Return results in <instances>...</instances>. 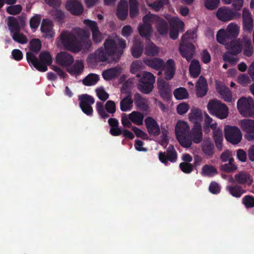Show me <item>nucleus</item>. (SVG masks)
Listing matches in <instances>:
<instances>
[{
    "label": "nucleus",
    "mask_w": 254,
    "mask_h": 254,
    "mask_svg": "<svg viewBox=\"0 0 254 254\" xmlns=\"http://www.w3.org/2000/svg\"><path fill=\"white\" fill-rule=\"evenodd\" d=\"M60 37L65 49L74 53H88L93 49L90 33L84 29L78 28L74 33L64 31Z\"/></svg>",
    "instance_id": "f257e3e1"
},
{
    "label": "nucleus",
    "mask_w": 254,
    "mask_h": 254,
    "mask_svg": "<svg viewBox=\"0 0 254 254\" xmlns=\"http://www.w3.org/2000/svg\"><path fill=\"white\" fill-rule=\"evenodd\" d=\"M104 49L101 47L96 50L93 54L90 55L88 60L94 62H106L108 57H112V61L118 62L127 47L125 40L118 37L115 39H107L104 43Z\"/></svg>",
    "instance_id": "f03ea898"
},
{
    "label": "nucleus",
    "mask_w": 254,
    "mask_h": 254,
    "mask_svg": "<svg viewBox=\"0 0 254 254\" xmlns=\"http://www.w3.org/2000/svg\"><path fill=\"white\" fill-rule=\"evenodd\" d=\"M142 64L141 62L138 60L133 62L131 64L130 70L138 78V90L144 94H149L153 90L155 78L151 73L141 71Z\"/></svg>",
    "instance_id": "7ed1b4c3"
},
{
    "label": "nucleus",
    "mask_w": 254,
    "mask_h": 254,
    "mask_svg": "<svg viewBox=\"0 0 254 254\" xmlns=\"http://www.w3.org/2000/svg\"><path fill=\"white\" fill-rule=\"evenodd\" d=\"M26 60L29 65H33L37 70L45 72L48 70V66L51 65L53 59L48 51H43L39 55V60L31 52L26 53Z\"/></svg>",
    "instance_id": "20e7f679"
},
{
    "label": "nucleus",
    "mask_w": 254,
    "mask_h": 254,
    "mask_svg": "<svg viewBox=\"0 0 254 254\" xmlns=\"http://www.w3.org/2000/svg\"><path fill=\"white\" fill-rule=\"evenodd\" d=\"M195 33L193 31L189 30L181 38L179 46L181 55L186 58L189 62L193 58L195 53V47L190 40L193 39Z\"/></svg>",
    "instance_id": "39448f33"
},
{
    "label": "nucleus",
    "mask_w": 254,
    "mask_h": 254,
    "mask_svg": "<svg viewBox=\"0 0 254 254\" xmlns=\"http://www.w3.org/2000/svg\"><path fill=\"white\" fill-rule=\"evenodd\" d=\"M239 27L234 23H231L226 30L220 29L217 32L216 39L218 42L224 44L229 40H236L239 35Z\"/></svg>",
    "instance_id": "423d86ee"
},
{
    "label": "nucleus",
    "mask_w": 254,
    "mask_h": 254,
    "mask_svg": "<svg viewBox=\"0 0 254 254\" xmlns=\"http://www.w3.org/2000/svg\"><path fill=\"white\" fill-rule=\"evenodd\" d=\"M207 108L211 115L215 116L220 119H225L228 116V107L216 99L210 100L207 105Z\"/></svg>",
    "instance_id": "0eeeda50"
},
{
    "label": "nucleus",
    "mask_w": 254,
    "mask_h": 254,
    "mask_svg": "<svg viewBox=\"0 0 254 254\" xmlns=\"http://www.w3.org/2000/svg\"><path fill=\"white\" fill-rule=\"evenodd\" d=\"M237 105L239 113L243 116L254 118V101L252 97H241L237 101Z\"/></svg>",
    "instance_id": "6e6552de"
},
{
    "label": "nucleus",
    "mask_w": 254,
    "mask_h": 254,
    "mask_svg": "<svg viewBox=\"0 0 254 254\" xmlns=\"http://www.w3.org/2000/svg\"><path fill=\"white\" fill-rule=\"evenodd\" d=\"M27 16L24 13L17 17L10 16L5 21L10 34L16 32H20L26 25Z\"/></svg>",
    "instance_id": "1a4fd4ad"
},
{
    "label": "nucleus",
    "mask_w": 254,
    "mask_h": 254,
    "mask_svg": "<svg viewBox=\"0 0 254 254\" xmlns=\"http://www.w3.org/2000/svg\"><path fill=\"white\" fill-rule=\"evenodd\" d=\"M224 135L226 140L232 144H238L242 138L241 131L236 126H226L224 129Z\"/></svg>",
    "instance_id": "9d476101"
},
{
    "label": "nucleus",
    "mask_w": 254,
    "mask_h": 254,
    "mask_svg": "<svg viewBox=\"0 0 254 254\" xmlns=\"http://www.w3.org/2000/svg\"><path fill=\"white\" fill-rule=\"evenodd\" d=\"M79 107L82 111L87 116H91L93 110L91 105L95 102V100L91 96L87 94H82L78 96Z\"/></svg>",
    "instance_id": "9b49d317"
},
{
    "label": "nucleus",
    "mask_w": 254,
    "mask_h": 254,
    "mask_svg": "<svg viewBox=\"0 0 254 254\" xmlns=\"http://www.w3.org/2000/svg\"><path fill=\"white\" fill-rule=\"evenodd\" d=\"M159 160L165 165H168V161L172 163L176 162L177 153L173 145H170L165 152H160L158 154Z\"/></svg>",
    "instance_id": "f8f14e48"
},
{
    "label": "nucleus",
    "mask_w": 254,
    "mask_h": 254,
    "mask_svg": "<svg viewBox=\"0 0 254 254\" xmlns=\"http://www.w3.org/2000/svg\"><path fill=\"white\" fill-rule=\"evenodd\" d=\"M240 126L243 131L247 134L245 137L249 141H254V120L243 119L240 121Z\"/></svg>",
    "instance_id": "ddd939ff"
},
{
    "label": "nucleus",
    "mask_w": 254,
    "mask_h": 254,
    "mask_svg": "<svg viewBox=\"0 0 254 254\" xmlns=\"http://www.w3.org/2000/svg\"><path fill=\"white\" fill-rule=\"evenodd\" d=\"M240 15V13L226 7H220L216 12V16L218 19L223 22L232 20L239 17Z\"/></svg>",
    "instance_id": "4468645a"
},
{
    "label": "nucleus",
    "mask_w": 254,
    "mask_h": 254,
    "mask_svg": "<svg viewBox=\"0 0 254 254\" xmlns=\"http://www.w3.org/2000/svg\"><path fill=\"white\" fill-rule=\"evenodd\" d=\"M84 23L91 29L93 42L95 44L101 42L103 40V36L99 29L97 23L94 21L85 19L84 20Z\"/></svg>",
    "instance_id": "2eb2a0df"
},
{
    "label": "nucleus",
    "mask_w": 254,
    "mask_h": 254,
    "mask_svg": "<svg viewBox=\"0 0 254 254\" xmlns=\"http://www.w3.org/2000/svg\"><path fill=\"white\" fill-rule=\"evenodd\" d=\"M158 89L161 97L166 101L170 100L171 97V90L168 82L162 79L157 80Z\"/></svg>",
    "instance_id": "dca6fc26"
},
{
    "label": "nucleus",
    "mask_w": 254,
    "mask_h": 254,
    "mask_svg": "<svg viewBox=\"0 0 254 254\" xmlns=\"http://www.w3.org/2000/svg\"><path fill=\"white\" fill-rule=\"evenodd\" d=\"M65 7L67 11L74 15H80L83 12V7L77 0H67Z\"/></svg>",
    "instance_id": "f3484780"
},
{
    "label": "nucleus",
    "mask_w": 254,
    "mask_h": 254,
    "mask_svg": "<svg viewBox=\"0 0 254 254\" xmlns=\"http://www.w3.org/2000/svg\"><path fill=\"white\" fill-rule=\"evenodd\" d=\"M74 61L73 56L66 52L59 53L56 57V63L64 67H68L72 65Z\"/></svg>",
    "instance_id": "a211bd4d"
},
{
    "label": "nucleus",
    "mask_w": 254,
    "mask_h": 254,
    "mask_svg": "<svg viewBox=\"0 0 254 254\" xmlns=\"http://www.w3.org/2000/svg\"><path fill=\"white\" fill-rule=\"evenodd\" d=\"M243 28L245 32H251L254 28L253 20L251 13L247 8L243 10Z\"/></svg>",
    "instance_id": "6ab92c4d"
},
{
    "label": "nucleus",
    "mask_w": 254,
    "mask_h": 254,
    "mask_svg": "<svg viewBox=\"0 0 254 254\" xmlns=\"http://www.w3.org/2000/svg\"><path fill=\"white\" fill-rule=\"evenodd\" d=\"M145 124L148 133L150 135L158 136L160 133V129L157 121L151 117L145 119Z\"/></svg>",
    "instance_id": "aec40b11"
},
{
    "label": "nucleus",
    "mask_w": 254,
    "mask_h": 254,
    "mask_svg": "<svg viewBox=\"0 0 254 254\" xmlns=\"http://www.w3.org/2000/svg\"><path fill=\"white\" fill-rule=\"evenodd\" d=\"M235 180L231 178L230 181L232 183L236 182L238 185H250L253 182L251 175L246 172H240L235 175Z\"/></svg>",
    "instance_id": "412c9836"
},
{
    "label": "nucleus",
    "mask_w": 254,
    "mask_h": 254,
    "mask_svg": "<svg viewBox=\"0 0 254 254\" xmlns=\"http://www.w3.org/2000/svg\"><path fill=\"white\" fill-rule=\"evenodd\" d=\"M193 142L196 144L200 143L202 140L203 134L201 124L195 123L189 132Z\"/></svg>",
    "instance_id": "4be33fe9"
},
{
    "label": "nucleus",
    "mask_w": 254,
    "mask_h": 254,
    "mask_svg": "<svg viewBox=\"0 0 254 254\" xmlns=\"http://www.w3.org/2000/svg\"><path fill=\"white\" fill-rule=\"evenodd\" d=\"M196 95L197 97H202L204 96L207 92V82L206 79L201 75L195 85Z\"/></svg>",
    "instance_id": "5701e85b"
},
{
    "label": "nucleus",
    "mask_w": 254,
    "mask_h": 254,
    "mask_svg": "<svg viewBox=\"0 0 254 254\" xmlns=\"http://www.w3.org/2000/svg\"><path fill=\"white\" fill-rule=\"evenodd\" d=\"M163 67L165 79L171 80L174 77L176 71V64L174 61L171 59L168 60Z\"/></svg>",
    "instance_id": "b1692460"
},
{
    "label": "nucleus",
    "mask_w": 254,
    "mask_h": 254,
    "mask_svg": "<svg viewBox=\"0 0 254 254\" xmlns=\"http://www.w3.org/2000/svg\"><path fill=\"white\" fill-rule=\"evenodd\" d=\"M226 44L228 52L227 53L236 56L242 52V44L240 43V40H232L225 43Z\"/></svg>",
    "instance_id": "393cba45"
},
{
    "label": "nucleus",
    "mask_w": 254,
    "mask_h": 254,
    "mask_svg": "<svg viewBox=\"0 0 254 254\" xmlns=\"http://www.w3.org/2000/svg\"><path fill=\"white\" fill-rule=\"evenodd\" d=\"M125 93L126 94V97L120 101V109L123 112H127L131 110L133 103L131 91L127 90Z\"/></svg>",
    "instance_id": "a878e982"
},
{
    "label": "nucleus",
    "mask_w": 254,
    "mask_h": 254,
    "mask_svg": "<svg viewBox=\"0 0 254 254\" xmlns=\"http://www.w3.org/2000/svg\"><path fill=\"white\" fill-rule=\"evenodd\" d=\"M41 32L45 34L47 38H52L55 36L52 22L48 19H43L41 26Z\"/></svg>",
    "instance_id": "bb28decb"
},
{
    "label": "nucleus",
    "mask_w": 254,
    "mask_h": 254,
    "mask_svg": "<svg viewBox=\"0 0 254 254\" xmlns=\"http://www.w3.org/2000/svg\"><path fill=\"white\" fill-rule=\"evenodd\" d=\"M128 12V3L126 0H121L117 9V16L121 20H125Z\"/></svg>",
    "instance_id": "cd10ccee"
},
{
    "label": "nucleus",
    "mask_w": 254,
    "mask_h": 254,
    "mask_svg": "<svg viewBox=\"0 0 254 254\" xmlns=\"http://www.w3.org/2000/svg\"><path fill=\"white\" fill-rule=\"evenodd\" d=\"M156 19L155 25L158 32L161 35L167 34L169 31V25L167 22L158 16Z\"/></svg>",
    "instance_id": "c85d7f7f"
},
{
    "label": "nucleus",
    "mask_w": 254,
    "mask_h": 254,
    "mask_svg": "<svg viewBox=\"0 0 254 254\" xmlns=\"http://www.w3.org/2000/svg\"><path fill=\"white\" fill-rule=\"evenodd\" d=\"M242 47L243 48V54L248 57L252 56L253 54V46L251 39L246 36L243 37L242 40Z\"/></svg>",
    "instance_id": "c756f323"
},
{
    "label": "nucleus",
    "mask_w": 254,
    "mask_h": 254,
    "mask_svg": "<svg viewBox=\"0 0 254 254\" xmlns=\"http://www.w3.org/2000/svg\"><path fill=\"white\" fill-rule=\"evenodd\" d=\"M226 190L233 196L237 198L240 197L246 190L242 186L238 184L231 185L226 186Z\"/></svg>",
    "instance_id": "7c9ffc66"
},
{
    "label": "nucleus",
    "mask_w": 254,
    "mask_h": 254,
    "mask_svg": "<svg viewBox=\"0 0 254 254\" xmlns=\"http://www.w3.org/2000/svg\"><path fill=\"white\" fill-rule=\"evenodd\" d=\"M190 131V127L188 124L184 121H178L175 127V134L176 137L187 135Z\"/></svg>",
    "instance_id": "2f4dec72"
},
{
    "label": "nucleus",
    "mask_w": 254,
    "mask_h": 254,
    "mask_svg": "<svg viewBox=\"0 0 254 254\" xmlns=\"http://www.w3.org/2000/svg\"><path fill=\"white\" fill-rule=\"evenodd\" d=\"M201 66L198 61L193 60L191 61L190 67L189 72L191 77L196 78L200 73Z\"/></svg>",
    "instance_id": "473e14b6"
},
{
    "label": "nucleus",
    "mask_w": 254,
    "mask_h": 254,
    "mask_svg": "<svg viewBox=\"0 0 254 254\" xmlns=\"http://www.w3.org/2000/svg\"><path fill=\"white\" fill-rule=\"evenodd\" d=\"M145 63L146 65L156 70L161 69L165 64L163 60L156 58L147 59L145 61Z\"/></svg>",
    "instance_id": "72a5a7b5"
},
{
    "label": "nucleus",
    "mask_w": 254,
    "mask_h": 254,
    "mask_svg": "<svg viewBox=\"0 0 254 254\" xmlns=\"http://www.w3.org/2000/svg\"><path fill=\"white\" fill-rule=\"evenodd\" d=\"M144 115L138 111H133L128 115V119L135 125L140 126L143 124Z\"/></svg>",
    "instance_id": "f704fd0d"
},
{
    "label": "nucleus",
    "mask_w": 254,
    "mask_h": 254,
    "mask_svg": "<svg viewBox=\"0 0 254 254\" xmlns=\"http://www.w3.org/2000/svg\"><path fill=\"white\" fill-rule=\"evenodd\" d=\"M201 148L203 153L207 156H212L214 154V144L209 140L203 141Z\"/></svg>",
    "instance_id": "c9c22d12"
},
{
    "label": "nucleus",
    "mask_w": 254,
    "mask_h": 254,
    "mask_svg": "<svg viewBox=\"0 0 254 254\" xmlns=\"http://www.w3.org/2000/svg\"><path fill=\"white\" fill-rule=\"evenodd\" d=\"M119 70L117 67H113L103 71L102 76L106 80H110L117 77L120 75Z\"/></svg>",
    "instance_id": "e433bc0d"
},
{
    "label": "nucleus",
    "mask_w": 254,
    "mask_h": 254,
    "mask_svg": "<svg viewBox=\"0 0 254 254\" xmlns=\"http://www.w3.org/2000/svg\"><path fill=\"white\" fill-rule=\"evenodd\" d=\"M190 121L195 124V123L201 124L200 122L202 120V115L201 111L197 109H191L189 114Z\"/></svg>",
    "instance_id": "4c0bfd02"
},
{
    "label": "nucleus",
    "mask_w": 254,
    "mask_h": 254,
    "mask_svg": "<svg viewBox=\"0 0 254 254\" xmlns=\"http://www.w3.org/2000/svg\"><path fill=\"white\" fill-rule=\"evenodd\" d=\"M83 68L84 65L82 62L77 60L72 66L67 67L66 70L71 75H78L81 73Z\"/></svg>",
    "instance_id": "58836bf2"
},
{
    "label": "nucleus",
    "mask_w": 254,
    "mask_h": 254,
    "mask_svg": "<svg viewBox=\"0 0 254 254\" xmlns=\"http://www.w3.org/2000/svg\"><path fill=\"white\" fill-rule=\"evenodd\" d=\"M138 32L141 37L149 39L152 32L151 24H140L138 26Z\"/></svg>",
    "instance_id": "ea45409f"
},
{
    "label": "nucleus",
    "mask_w": 254,
    "mask_h": 254,
    "mask_svg": "<svg viewBox=\"0 0 254 254\" xmlns=\"http://www.w3.org/2000/svg\"><path fill=\"white\" fill-rule=\"evenodd\" d=\"M134 101L136 107L143 111H146L148 108L147 105L145 103V99L138 93L134 95Z\"/></svg>",
    "instance_id": "a19ab883"
},
{
    "label": "nucleus",
    "mask_w": 254,
    "mask_h": 254,
    "mask_svg": "<svg viewBox=\"0 0 254 254\" xmlns=\"http://www.w3.org/2000/svg\"><path fill=\"white\" fill-rule=\"evenodd\" d=\"M218 173L217 169L213 166L205 165L202 168L201 174L203 176L212 177Z\"/></svg>",
    "instance_id": "79ce46f5"
},
{
    "label": "nucleus",
    "mask_w": 254,
    "mask_h": 254,
    "mask_svg": "<svg viewBox=\"0 0 254 254\" xmlns=\"http://www.w3.org/2000/svg\"><path fill=\"white\" fill-rule=\"evenodd\" d=\"M143 51V44L141 42H136L131 49V54L134 58H138L142 55Z\"/></svg>",
    "instance_id": "37998d69"
},
{
    "label": "nucleus",
    "mask_w": 254,
    "mask_h": 254,
    "mask_svg": "<svg viewBox=\"0 0 254 254\" xmlns=\"http://www.w3.org/2000/svg\"><path fill=\"white\" fill-rule=\"evenodd\" d=\"M99 80V77L97 74L90 73L83 79V84L86 86H91L95 85Z\"/></svg>",
    "instance_id": "c03bdc74"
},
{
    "label": "nucleus",
    "mask_w": 254,
    "mask_h": 254,
    "mask_svg": "<svg viewBox=\"0 0 254 254\" xmlns=\"http://www.w3.org/2000/svg\"><path fill=\"white\" fill-rule=\"evenodd\" d=\"M174 95L178 100H183L189 97V93L187 90L184 87H179L174 91Z\"/></svg>",
    "instance_id": "a18cd8bd"
},
{
    "label": "nucleus",
    "mask_w": 254,
    "mask_h": 254,
    "mask_svg": "<svg viewBox=\"0 0 254 254\" xmlns=\"http://www.w3.org/2000/svg\"><path fill=\"white\" fill-rule=\"evenodd\" d=\"M177 138L180 144L185 148L190 147L193 142L189 134L177 137Z\"/></svg>",
    "instance_id": "49530a36"
},
{
    "label": "nucleus",
    "mask_w": 254,
    "mask_h": 254,
    "mask_svg": "<svg viewBox=\"0 0 254 254\" xmlns=\"http://www.w3.org/2000/svg\"><path fill=\"white\" fill-rule=\"evenodd\" d=\"M42 44L39 39H33L29 43V49L31 52L38 54L41 49Z\"/></svg>",
    "instance_id": "de8ad7c7"
},
{
    "label": "nucleus",
    "mask_w": 254,
    "mask_h": 254,
    "mask_svg": "<svg viewBox=\"0 0 254 254\" xmlns=\"http://www.w3.org/2000/svg\"><path fill=\"white\" fill-rule=\"evenodd\" d=\"M42 15L39 14H35L29 20L30 27L32 30H36L39 26L41 19Z\"/></svg>",
    "instance_id": "09e8293b"
},
{
    "label": "nucleus",
    "mask_w": 254,
    "mask_h": 254,
    "mask_svg": "<svg viewBox=\"0 0 254 254\" xmlns=\"http://www.w3.org/2000/svg\"><path fill=\"white\" fill-rule=\"evenodd\" d=\"M129 15L131 18L136 16L138 13V2L136 0H129Z\"/></svg>",
    "instance_id": "8fccbe9b"
},
{
    "label": "nucleus",
    "mask_w": 254,
    "mask_h": 254,
    "mask_svg": "<svg viewBox=\"0 0 254 254\" xmlns=\"http://www.w3.org/2000/svg\"><path fill=\"white\" fill-rule=\"evenodd\" d=\"M51 14L55 21L60 23L64 22L65 14L64 12L62 10L54 9L51 11Z\"/></svg>",
    "instance_id": "3c124183"
},
{
    "label": "nucleus",
    "mask_w": 254,
    "mask_h": 254,
    "mask_svg": "<svg viewBox=\"0 0 254 254\" xmlns=\"http://www.w3.org/2000/svg\"><path fill=\"white\" fill-rule=\"evenodd\" d=\"M11 37L14 41L21 44H24L27 43L28 40L27 37L20 32H16L11 34Z\"/></svg>",
    "instance_id": "603ef678"
},
{
    "label": "nucleus",
    "mask_w": 254,
    "mask_h": 254,
    "mask_svg": "<svg viewBox=\"0 0 254 254\" xmlns=\"http://www.w3.org/2000/svg\"><path fill=\"white\" fill-rule=\"evenodd\" d=\"M145 53L148 56H156L158 53V48L154 44L151 42L145 47Z\"/></svg>",
    "instance_id": "864d4df0"
},
{
    "label": "nucleus",
    "mask_w": 254,
    "mask_h": 254,
    "mask_svg": "<svg viewBox=\"0 0 254 254\" xmlns=\"http://www.w3.org/2000/svg\"><path fill=\"white\" fill-rule=\"evenodd\" d=\"M96 110L101 118L105 121L106 119L109 117L110 116L106 112L102 102H97L96 103Z\"/></svg>",
    "instance_id": "5fc2aeb1"
},
{
    "label": "nucleus",
    "mask_w": 254,
    "mask_h": 254,
    "mask_svg": "<svg viewBox=\"0 0 254 254\" xmlns=\"http://www.w3.org/2000/svg\"><path fill=\"white\" fill-rule=\"evenodd\" d=\"M22 7L20 4L10 5L7 7L6 12L13 15H16L19 14L22 11Z\"/></svg>",
    "instance_id": "6e6d98bb"
},
{
    "label": "nucleus",
    "mask_w": 254,
    "mask_h": 254,
    "mask_svg": "<svg viewBox=\"0 0 254 254\" xmlns=\"http://www.w3.org/2000/svg\"><path fill=\"white\" fill-rule=\"evenodd\" d=\"M171 28L181 30L184 26V22L177 17H173L170 22Z\"/></svg>",
    "instance_id": "4d7b16f0"
},
{
    "label": "nucleus",
    "mask_w": 254,
    "mask_h": 254,
    "mask_svg": "<svg viewBox=\"0 0 254 254\" xmlns=\"http://www.w3.org/2000/svg\"><path fill=\"white\" fill-rule=\"evenodd\" d=\"M168 0H156L151 3H148V5L155 11H159L163 8L164 4L167 3Z\"/></svg>",
    "instance_id": "13d9d810"
},
{
    "label": "nucleus",
    "mask_w": 254,
    "mask_h": 254,
    "mask_svg": "<svg viewBox=\"0 0 254 254\" xmlns=\"http://www.w3.org/2000/svg\"><path fill=\"white\" fill-rule=\"evenodd\" d=\"M181 170L185 174H190L193 170L192 164L182 162L179 165Z\"/></svg>",
    "instance_id": "bf43d9fd"
},
{
    "label": "nucleus",
    "mask_w": 254,
    "mask_h": 254,
    "mask_svg": "<svg viewBox=\"0 0 254 254\" xmlns=\"http://www.w3.org/2000/svg\"><path fill=\"white\" fill-rule=\"evenodd\" d=\"M232 56V54L228 53H225L223 55V59L224 61H225V62L229 63L232 65H234L237 64V63L239 61V59L237 58H235Z\"/></svg>",
    "instance_id": "052dcab7"
},
{
    "label": "nucleus",
    "mask_w": 254,
    "mask_h": 254,
    "mask_svg": "<svg viewBox=\"0 0 254 254\" xmlns=\"http://www.w3.org/2000/svg\"><path fill=\"white\" fill-rule=\"evenodd\" d=\"M243 203L247 208L254 207V196L252 195H246L242 199Z\"/></svg>",
    "instance_id": "680f3d73"
},
{
    "label": "nucleus",
    "mask_w": 254,
    "mask_h": 254,
    "mask_svg": "<svg viewBox=\"0 0 254 254\" xmlns=\"http://www.w3.org/2000/svg\"><path fill=\"white\" fill-rule=\"evenodd\" d=\"M105 109L107 113L114 114L116 112L115 102L112 100L107 101L105 105Z\"/></svg>",
    "instance_id": "e2e57ef3"
},
{
    "label": "nucleus",
    "mask_w": 254,
    "mask_h": 254,
    "mask_svg": "<svg viewBox=\"0 0 254 254\" xmlns=\"http://www.w3.org/2000/svg\"><path fill=\"white\" fill-rule=\"evenodd\" d=\"M204 5L207 9L213 10L216 8L220 2L219 0H204Z\"/></svg>",
    "instance_id": "0e129e2a"
},
{
    "label": "nucleus",
    "mask_w": 254,
    "mask_h": 254,
    "mask_svg": "<svg viewBox=\"0 0 254 254\" xmlns=\"http://www.w3.org/2000/svg\"><path fill=\"white\" fill-rule=\"evenodd\" d=\"M237 82L243 86H246L250 83L251 80L246 74H240L237 78Z\"/></svg>",
    "instance_id": "69168bd1"
},
{
    "label": "nucleus",
    "mask_w": 254,
    "mask_h": 254,
    "mask_svg": "<svg viewBox=\"0 0 254 254\" xmlns=\"http://www.w3.org/2000/svg\"><path fill=\"white\" fill-rule=\"evenodd\" d=\"M157 15L151 14L145 15L142 19L143 22L142 24H151V22L155 23L156 19H157Z\"/></svg>",
    "instance_id": "338daca9"
},
{
    "label": "nucleus",
    "mask_w": 254,
    "mask_h": 254,
    "mask_svg": "<svg viewBox=\"0 0 254 254\" xmlns=\"http://www.w3.org/2000/svg\"><path fill=\"white\" fill-rule=\"evenodd\" d=\"M189 105L186 103L179 104L177 107V111L179 115H184L189 110Z\"/></svg>",
    "instance_id": "774afa93"
}]
</instances>
